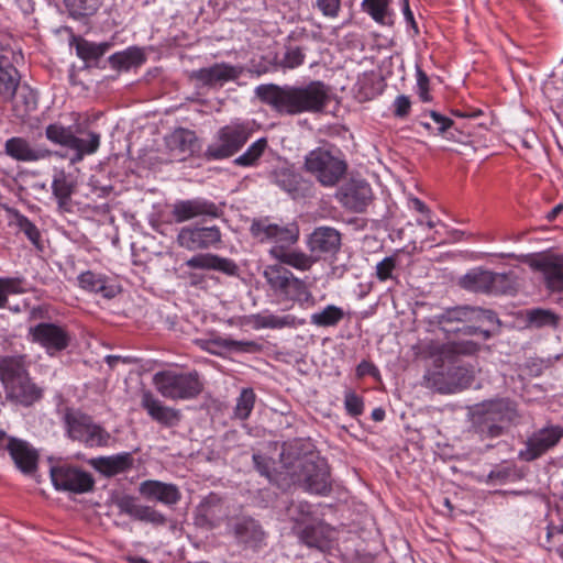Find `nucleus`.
<instances>
[{"label":"nucleus","mask_w":563,"mask_h":563,"mask_svg":"<svg viewBox=\"0 0 563 563\" xmlns=\"http://www.w3.org/2000/svg\"><path fill=\"white\" fill-rule=\"evenodd\" d=\"M430 334L431 336L420 340L415 346L416 354L431 360L434 366L424 374L426 386L441 394H452L467 387L473 380L472 372L456 365L455 356L460 352L474 353L478 350V344L467 341L462 349L450 335L449 339H443L442 334Z\"/></svg>","instance_id":"1"},{"label":"nucleus","mask_w":563,"mask_h":563,"mask_svg":"<svg viewBox=\"0 0 563 563\" xmlns=\"http://www.w3.org/2000/svg\"><path fill=\"white\" fill-rule=\"evenodd\" d=\"M255 96L279 115L317 113L329 100L328 88L319 80L302 86L263 84L255 88Z\"/></svg>","instance_id":"2"},{"label":"nucleus","mask_w":563,"mask_h":563,"mask_svg":"<svg viewBox=\"0 0 563 563\" xmlns=\"http://www.w3.org/2000/svg\"><path fill=\"white\" fill-rule=\"evenodd\" d=\"M428 332L442 334L443 339L449 335L463 333L465 335H481L483 340L490 338V330L483 325H496L499 323L497 314L492 310L472 307H454L446 309L427 320Z\"/></svg>","instance_id":"3"},{"label":"nucleus","mask_w":563,"mask_h":563,"mask_svg":"<svg viewBox=\"0 0 563 563\" xmlns=\"http://www.w3.org/2000/svg\"><path fill=\"white\" fill-rule=\"evenodd\" d=\"M0 379L7 398L22 406H31L42 397V390L31 382L23 361L19 357L0 358Z\"/></svg>","instance_id":"4"},{"label":"nucleus","mask_w":563,"mask_h":563,"mask_svg":"<svg viewBox=\"0 0 563 563\" xmlns=\"http://www.w3.org/2000/svg\"><path fill=\"white\" fill-rule=\"evenodd\" d=\"M155 389L170 400H189L199 396L203 389V382L197 371H181L176 368L155 373L152 378Z\"/></svg>","instance_id":"5"},{"label":"nucleus","mask_w":563,"mask_h":563,"mask_svg":"<svg viewBox=\"0 0 563 563\" xmlns=\"http://www.w3.org/2000/svg\"><path fill=\"white\" fill-rule=\"evenodd\" d=\"M263 276L280 302H297L300 307L314 305L313 296L307 284L283 265L266 266Z\"/></svg>","instance_id":"6"},{"label":"nucleus","mask_w":563,"mask_h":563,"mask_svg":"<svg viewBox=\"0 0 563 563\" xmlns=\"http://www.w3.org/2000/svg\"><path fill=\"white\" fill-rule=\"evenodd\" d=\"M287 475L305 490L327 495L331 490L329 467L324 460L314 455L299 456L287 466Z\"/></svg>","instance_id":"7"},{"label":"nucleus","mask_w":563,"mask_h":563,"mask_svg":"<svg viewBox=\"0 0 563 563\" xmlns=\"http://www.w3.org/2000/svg\"><path fill=\"white\" fill-rule=\"evenodd\" d=\"M517 417V411L508 399L488 400L476 405L472 410V420L476 431L487 438H497L506 424Z\"/></svg>","instance_id":"8"},{"label":"nucleus","mask_w":563,"mask_h":563,"mask_svg":"<svg viewBox=\"0 0 563 563\" xmlns=\"http://www.w3.org/2000/svg\"><path fill=\"white\" fill-rule=\"evenodd\" d=\"M305 170L323 187L335 186L345 175L347 165L339 152L328 147H317L305 156Z\"/></svg>","instance_id":"9"},{"label":"nucleus","mask_w":563,"mask_h":563,"mask_svg":"<svg viewBox=\"0 0 563 563\" xmlns=\"http://www.w3.org/2000/svg\"><path fill=\"white\" fill-rule=\"evenodd\" d=\"M252 132L250 123L244 121H232L220 128L213 142L207 146L206 157L217 161L233 156L246 144Z\"/></svg>","instance_id":"10"},{"label":"nucleus","mask_w":563,"mask_h":563,"mask_svg":"<svg viewBox=\"0 0 563 563\" xmlns=\"http://www.w3.org/2000/svg\"><path fill=\"white\" fill-rule=\"evenodd\" d=\"M22 59V54L14 46V41L8 34H0V99L12 101L20 85V74L15 64Z\"/></svg>","instance_id":"11"},{"label":"nucleus","mask_w":563,"mask_h":563,"mask_svg":"<svg viewBox=\"0 0 563 563\" xmlns=\"http://www.w3.org/2000/svg\"><path fill=\"white\" fill-rule=\"evenodd\" d=\"M67 435L88 448L106 446L110 434L92 418L78 410H68L64 417Z\"/></svg>","instance_id":"12"},{"label":"nucleus","mask_w":563,"mask_h":563,"mask_svg":"<svg viewBox=\"0 0 563 563\" xmlns=\"http://www.w3.org/2000/svg\"><path fill=\"white\" fill-rule=\"evenodd\" d=\"M251 234L261 243H274V246L288 247L299 239L297 223L280 225L273 223L268 218L255 219L250 228Z\"/></svg>","instance_id":"13"},{"label":"nucleus","mask_w":563,"mask_h":563,"mask_svg":"<svg viewBox=\"0 0 563 563\" xmlns=\"http://www.w3.org/2000/svg\"><path fill=\"white\" fill-rule=\"evenodd\" d=\"M29 336L33 343L42 346L49 356L68 347L70 334L63 325L53 322H41L29 329Z\"/></svg>","instance_id":"14"},{"label":"nucleus","mask_w":563,"mask_h":563,"mask_svg":"<svg viewBox=\"0 0 563 563\" xmlns=\"http://www.w3.org/2000/svg\"><path fill=\"white\" fill-rule=\"evenodd\" d=\"M562 438L561 426L549 424L541 428L527 439L525 449L519 451L518 457L525 462H532L553 449Z\"/></svg>","instance_id":"15"},{"label":"nucleus","mask_w":563,"mask_h":563,"mask_svg":"<svg viewBox=\"0 0 563 563\" xmlns=\"http://www.w3.org/2000/svg\"><path fill=\"white\" fill-rule=\"evenodd\" d=\"M528 265L542 275L548 289L563 290V254L541 253L528 260Z\"/></svg>","instance_id":"16"},{"label":"nucleus","mask_w":563,"mask_h":563,"mask_svg":"<svg viewBox=\"0 0 563 563\" xmlns=\"http://www.w3.org/2000/svg\"><path fill=\"white\" fill-rule=\"evenodd\" d=\"M51 478L56 489L77 494L91 490L95 484L88 472L68 465L52 467Z\"/></svg>","instance_id":"17"},{"label":"nucleus","mask_w":563,"mask_h":563,"mask_svg":"<svg viewBox=\"0 0 563 563\" xmlns=\"http://www.w3.org/2000/svg\"><path fill=\"white\" fill-rule=\"evenodd\" d=\"M221 242V231L212 227H184L177 234V243L188 251L206 250Z\"/></svg>","instance_id":"18"},{"label":"nucleus","mask_w":563,"mask_h":563,"mask_svg":"<svg viewBox=\"0 0 563 563\" xmlns=\"http://www.w3.org/2000/svg\"><path fill=\"white\" fill-rule=\"evenodd\" d=\"M508 277L506 274L494 273L486 269H473L465 274L461 280L463 288L483 294H500L505 291Z\"/></svg>","instance_id":"19"},{"label":"nucleus","mask_w":563,"mask_h":563,"mask_svg":"<svg viewBox=\"0 0 563 563\" xmlns=\"http://www.w3.org/2000/svg\"><path fill=\"white\" fill-rule=\"evenodd\" d=\"M172 213L175 221L181 223L195 218L216 219L220 217L221 210L213 201L197 197L176 201Z\"/></svg>","instance_id":"20"},{"label":"nucleus","mask_w":563,"mask_h":563,"mask_svg":"<svg viewBox=\"0 0 563 563\" xmlns=\"http://www.w3.org/2000/svg\"><path fill=\"white\" fill-rule=\"evenodd\" d=\"M243 73L242 66L228 63H216L209 67L194 70L191 78L208 87H222L229 81L236 80Z\"/></svg>","instance_id":"21"},{"label":"nucleus","mask_w":563,"mask_h":563,"mask_svg":"<svg viewBox=\"0 0 563 563\" xmlns=\"http://www.w3.org/2000/svg\"><path fill=\"white\" fill-rule=\"evenodd\" d=\"M141 407L157 423L165 427L176 426L181 418L180 411L164 405L152 391L143 390L141 394Z\"/></svg>","instance_id":"22"},{"label":"nucleus","mask_w":563,"mask_h":563,"mask_svg":"<svg viewBox=\"0 0 563 563\" xmlns=\"http://www.w3.org/2000/svg\"><path fill=\"white\" fill-rule=\"evenodd\" d=\"M307 246L312 254L318 256L333 255L341 247V234L331 227H318L309 235Z\"/></svg>","instance_id":"23"},{"label":"nucleus","mask_w":563,"mask_h":563,"mask_svg":"<svg viewBox=\"0 0 563 563\" xmlns=\"http://www.w3.org/2000/svg\"><path fill=\"white\" fill-rule=\"evenodd\" d=\"M4 153L19 162H37L51 157L54 152L43 146H32L31 143L20 136L5 141Z\"/></svg>","instance_id":"24"},{"label":"nucleus","mask_w":563,"mask_h":563,"mask_svg":"<svg viewBox=\"0 0 563 563\" xmlns=\"http://www.w3.org/2000/svg\"><path fill=\"white\" fill-rule=\"evenodd\" d=\"M340 203L354 212H362L372 199V188L365 181H353L336 194Z\"/></svg>","instance_id":"25"},{"label":"nucleus","mask_w":563,"mask_h":563,"mask_svg":"<svg viewBox=\"0 0 563 563\" xmlns=\"http://www.w3.org/2000/svg\"><path fill=\"white\" fill-rule=\"evenodd\" d=\"M229 528L234 538L246 545L256 548L265 539L262 527L251 517H236L230 520Z\"/></svg>","instance_id":"26"},{"label":"nucleus","mask_w":563,"mask_h":563,"mask_svg":"<svg viewBox=\"0 0 563 563\" xmlns=\"http://www.w3.org/2000/svg\"><path fill=\"white\" fill-rule=\"evenodd\" d=\"M139 492L144 498L156 500L167 506L177 504L181 498L179 488L175 484L154 479L142 482L139 486Z\"/></svg>","instance_id":"27"},{"label":"nucleus","mask_w":563,"mask_h":563,"mask_svg":"<svg viewBox=\"0 0 563 563\" xmlns=\"http://www.w3.org/2000/svg\"><path fill=\"white\" fill-rule=\"evenodd\" d=\"M244 323L252 324L253 329H296L306 323L294 314L256 313L244 317Z\"/></svg>","instance_id":"28"},{"label":"nucleus","mask_w":563,"mask_h":563,"mask_svg":"<svg viewBox=\"0 0 563 563\" xmlns=\"http://www.w3.org/2000/svg\"><path fill=\"white\" fill-rule=\"evenodd\" d=\"M5 450L14 461L16 467L24 474L36 470L38 454L26 441L20 439L9 440Z\"/></svg>","instance_id":"29"},{"label":"nucleus","mask_w":563,"mask_h":563,"mask_svg":"<svg viewBox=\"0 0 563 563\" xmlns=\"http://www.w3.org/2000/svg\"><path fill=\"white\" fill-rule=\"evenodd\" d=\"M272 180L292 198L302 196L306 189V181L302 176L288 166H280L274 169Z\"/></svg>","instance_id":"30"},{"label":"nucleus","mask_w":563,"mask_h":563,"mask_svg":"<svg viewBox=\"0 0 563 563\" xmlns=\"http://www.w3.org/2000/svg\"><path fill=\"white\" fill-rule=\"evenodd\" d=\"M185 265L194 269L218 271L228 275H234L238 269L233 261L210 253L194 255Z\"/></svg>","instance_id":"31"},{"label":"nucleus","mask_w":563,"mask_h":563,"mask_svg":"<svg viewBox=\"0 0 563 563\" xmlns=\"http://www.w3.org/2000/svg\"><path fill=\"white\" fill-rule=\"evenodd\" d=\"M130 452H122L110 456H100L92 461L93 467L101 474L111 477L124 473L133 465Z\"/></svg>","instance_id":"32"},{"label":"nucleus","mask_w":563,"mask_h":563,"mask_svg":"<svg viewBox=\"0 0 563 563\" xmlns=\"http://www.w3.org/2000/svg\"><path fill=\"white\" fill-rule=\"evenodd\" d=\"M166 144L175 156H180L179 159H183L195 153L197 148V137L195 132L180 128L175 130L167 137Z\"/></svg>","instance_id":"33"},{"label":"nucleus","mask_w":563,"mask_h":563,"mask_svg":"<svg viewBox=\"0 0 563 563\" xmlns=\"http://www.w3.org/2000/svg\"><path fill=\"white\" fill-rule=\"evenodd\" d=\"M269 254L279 263L299 271H308L316 262L311 255H308L305 252L287 250V247L283 246H273L269 250Z\"/></svg>","instance_id":"34"},{"label":"nucleus","mask_w":563,"mask_h":563,"mask_svg":"<svg viewBox=\"0 0 563 563\" xmlns=\"http://www.w3.org/2000/svg\"><path fill=\"white\" fill-rule=\"evenodd\" d=\"M301 543L311 549L324 551L330 542V529L323 523L309 525L298 533Z\"/></svg>","instance_id":"35"},{"label":"nucleus","mask_w":563,"mask_h":563,"mask_svg":"<svg viewBox=\"0 0 563 563\" xmlns=\"http://www.w3.org/2000/svg\"><path fill=\"white\" fill-rule=\"evenodd\" d=\"M146 60L144 51L139 46H130L124 51L117 52L109 57L113 69L129 70L143 65Z\"/></svg>","instance_id":"36"},{"label":"nucleus","mask_w":563,"mask_h":563,"mask_svg":"<svg viewBox=\"0 0 563 563\" xmlns=\"http://www.w3.org/2000/svg\"><path fill=\"white\" fill-rule=\"evenodd\" d=\"M78 285L84 290L101 294L104 298H113L115 289L107 285V278L102 274L87 271L81 273L78 277Z\"/></svg>","instance_id":"37"},{"label":"nucleus","mask_w":563,"mask_h":563,"mask_svg":"<svg viewBox=\"0 0 563 563\" xmlns=\"http://www.w3.org/2000/svg\"><path fill=\"white\" fill-rule=\"evenodd\" d=\"M390 2L391 0H362L361 9L377 24L389 26L393 24Z\"/></svg>","instance_id":"38"},{"label":"nucleus","mask_w":563,"mask_h":563,"mask_svg":"<svg viewBox=\"0 0 563 563\" xmlns=\"http://www.w3.org/2000/svg\"><path fill=\"white\" fill-rule=\"evenodd\" d=\"M344 316L345 313L341 307L328 305L310 316V323L320 328L335 327L343 320Z\"/></svg>","instance_id":"39"},{"label":"nucleus","mask_w":563,"mask_h":563,"mask_svg":"<svg viewBox=\"0 0 563 563\" xmlns=\"http://www.w3.org/2000/svg\"><path fill=\"white\" fill-rule=\"evenodd\" d=\"M110 47L111 43L109 42L93 43L81 38L76 43V53L80 59L91 62L102 57Z\"/></svg>","instance_id":"40"},{"label":"nucleus","mask_w":563,"mask_h":563,"mask_svg":"<svg viewBox=\"0 0 563 563\" xmlns=\"http://www.w3.org/2000/svg\"><path fill=\"white\" fill-rule=\"evenodd\" d=\"M268 146L266 137L253 142L246 151L234 159V164L242 167H254Z\"/></svg>","instance_id":"41"},{"label":"nucleus","mask_w":563,"mask_h":563,"mask_svg":"<svg viewBox=\"0 0 563 563\" xmlns=\"http://www.w3.org/2000/svg\"><path fill=\"white\" fill-rule=\"evenodd\" d=\"M211 344L219 349L239 353H258L263 349L262 344L256 341H238L221 336L213 339Z\"/></svg>","instance_id":"42"},{"label":"nucleus","mask_w":563,"mask_h":563,"mask_svg":"<svg viewBox=\"0 0 563 563\" xmlns=\"http://www.w3.org/2000/svg\"><path fill=\"white\" fill-rule=\"evenodd\" d=\"M74 135L71 126H64L60 123H52L45 128V136L48 141L67 148L74 141Z\"/></svg>","instance_id":"43"},{"label":"nucleus","mask_w":563,"mask_h":563,"mask_svg":"<svg viewBox=\"0 0 563 563\" xmlns=\"http://www.w3.org/2000/svg\"><path fill=\"white\" fill-rule=\"evenodd\" d=\"M52 190L59 206H64L73 195L74 184L69 180L65 172L62 170L54 176Z\"/></svg>","instance_id":"44"},{"label":"nucleus","mask_w":563,"mask_h":563,"mask_svg":"<svg viewBox=\"0 0 563 563\" xmlns=\"http://www.w3.org/2000/svg\"><path fill=\"white\" fill-rule=\"evenodd\" d=\"M100 140V134L92 131L87 132L86 137L74 135V141L70 143L69 150L80 152L85 155H92L98 151Z\"/></svg>","instance_id":"45"},{"label":"nucleus","mask_w":563,"mask_h":563,"mask_svg":"<svg viewBox=\"0 0 563 563\" xmlns=\"http://www.w3.org/2000/svg\"><path fill=\"white\" fill-rule=\"evenodd\" d=\"M255 399L256 396L252 388H243L236 398L234 417L240 420H246L254 408Z\"/></svg>","instance_id":"46"},{"label":"nucleus","mask_w":563,"mask_h":563,"mask_svg":"<svg viewBox=\"0 0 563 563\" xmlns=\"http://www.w3.org/2000/svg\"><path fill=\"white\" fill-rule=\"evenodd\" d=\"M25 292L23 288V279L20 277H0V309L8 305L10 295H19Z\"/></svg>","instance_id":"47"},{"label":"nucleus","mask_w":563,"mask_h":563,"mask_svg":"<svg viewBox=\"0 0 563 563\" xmlns=\"http://www.w3.org/2000/svg\"><path fill=\"white\" fill-rule=\"evenodd\" d=\"M399 255L396 253L390 256L384 257L380 262L376 264L375 275L377 279L382 283L388 279L396 280L397 276L395 275V272L399 266Z\"/></svg>","instance_id":"48"},{"label":"nucleus","mask_w":563,"mask_h":563,"mask_svg":"<svg viewBox=\"0 0 563 563\" xmlns=\"http://www.w3.org/2000/svg\"><path fill=\"white\" fill-rule=\"evenodd\" d=\"M69 12L75 16H90L101 5V0H65Z\"/></svg>","instance_id":"49"},{"label":"nucleus","mask_w":563,"mask_h":563,"mask_svg":"<svg viewBox=\"0 0 563 563\" xmlns=\"http://www.w3.org/2000/svg\"><path fill=\"white\" fill-rule=\"evenodd\" d=\"M135 520L152 523L154 526H164L166 517L151 506L140 505Z\"/></svg>","instance_id":"50"},{"label":"nucleus","mask_w":563,"mask_h":563,"mask_svg":"<svg viewBox=\"0 0 563 563\" xmlns=\"http://www.w3.org/2000/svg\"><path fill=\"white\" fill-rule=\"evenodd\" d=\"M305 53L300 47H288L280 64L284 68L294 69L305 63Z\"/></svg>","instance_id":"51"},{"label":"nucleus","mask_w":563,"mask_h":563,"mask_svg":"<svg viewBox=\"0 0 563 563\" xmlns=\"http://www.w3.org/2000/svg\"><path fill=\"white\" fill-rule=\"evenodd\" d=\"M344 406L349 415L357 417L363 413V399L354 391H346L344 396Z\"/></svg>","instance_id":"52"},{"label":"nucleus","mask_w":563,"mask_h":563,"mask_svg":"<svg viewBox=\"0 0 563 563\" xmlns=\"http://www.w3.org/2000/svg\"><path fill=\"white\" fill-rule=\"evenodd\" d=\"M115 505L119 508L120 512L125 514L135 519V516L141 504L136 501L135 497L131 495H123L115 500Z\"/></svg>","instance_id":"53"},{"label":"nucleus","mask_w":563,"mask_h":563,"mask_svg":"<svg viewBox=\"0 0 563 563\" xmlns=\"http://www.w3.org/2000/svg\"><path fill=\"white\" fill-rule=\"evenodd\" d=\"M417 93L422 102L431 101L430 81L427 74L419 67L416 69Z\"/></svg>","instance_id":"54"},{"label":"nucleus","mask_w":563,"mask_h":563,"mask_svg":"<svg viewBox=\"0 0 563 563\" xmlns=\"http://www.w3.org/2000/svg\"><path fill=\"white\" fill-rule=\"evenodd\" d=\"M18 225L20 230L26 235V238L33 243L37 244L40 241V231L34 223H32L26 217H18Z\"/></svg>","instance_id":"55"},{"label":"nucleus","mask_w":563,"mask_h":563,"mask_svg":"<svg viewBox=\"0 0 563 563\" xmlns=\"http://www.w3.org/2000/svg\"><path fill=\"white\" fill-rule=\"evenodd\" d=\"M318 10L327 18H336L341 9V0H316Z\"/></svg>","instance_id":"56"},{"label":"nucleus","mask_w":563,"mask_h":563,"mask_svg":"<svg viewBox=\"0 0 563 563\" xmlns=\"http://www.w3.org/2000/svg\"><path fill=\"white\" fill-rule=\"evenodd\" d=\"M411 109L410 98L406 95H399L393 102V113L396 118H406Z\"/></svg>","instance_id":"57"},{"label":"nucleus","mask_w":563,"mask_h":563,"mask_svg":"<svg viewBox=\"0 0 563 563\" xmlns=\"http://www.w3.org/2000/svg\"><path fill=\"white\" fill-rule=\"evenodd\" d=\"M409 206L410 208L415 209L421 214L427 216L426 227H428L429 229H433L435 227V221L432 218L431 211L422 200H420L419 198H411L409 200Z\"/></svg>","instance_id":"58"},{"label":"nucleus","mask_w":563,"mask_h":563,"mask_svg":"<svg viewBox=\"0 0 563 563\" xmlns=\"http://www.w3.org/2000/svg\"><path fill=\"white\" fill-rule=\"evenodd\" d=\"M253 461H254L256 470L262 475L266 476L268 479H272V473H271L272 460L262 454H254Z\"/></svg>","instance_id":"59"},{"label":"nucleus","mask_w":563,"mask_h":563,"mask_svg":"<svg viewBox=\"0 0 563 563\" xmlns=\"http://www.w3.org/2000/svg\"><path fill=\"white\" fill-rule=\"evenodd\" d=\"M430 117L433 120V122L438 125L437 131L439 134H442L445 131H448L453 124V121L450 118L442 115L435 111H431Z\"/></svg>","instance_id":"60"},{"label":"nucleus","mask_w":563,"mask_h":563,"mask_svg":"<svg viewBox=\"0 0 563 563\" xmlns=\"http://www.w3.org/2000/svg\"><path fill=\"white\" fill-rule=\"evenodd\" d=\"M529 317H530L531 321L538 323L539 325L549 323L553 320V314H551L548 311H543V310H539V309L532 310L529 313Z\"/></svg>","instance_id":"61"},{"label":"nucleus","mask_w":563,"mask_h":563,"mask_svg":"<svg viewBox=\"0 0 563 563\" xmlns=\"http://www.w3.org/2000/svg\"><path fill=\"white\" fill-rule=\"evenodd\" d=\"M378 373V369L374 364L367 361H362L357 367H356V375L358 377H364L367 375H376Z\"/></svg>","instance_id":"62"},{"label":"nucleus","mask_w":563,"mask_h":563,"mask_svg":"<svg viewBox=\"0 0 563 563\" xmlns=\"http://www.w3.org/2000/svg\"><path fill=\"white\" fill-rule=\"evenodd\" d=\"M402 11H404L406 20L416 27V22H415V19H413V14H412V12H411V10L409 8L408 0H405Z\"/></svg>","instance_id":"63"},{"label":"nucleus","mask_w":563,"mask_h":563,"mask_svg":"<svg viewBox=\"0 0 563 563\" xmlns=\"http://www.w3.org/2000/svg\"><path fill=\"white\" fill-rule=\"evenodd\" d=\"M29 96H30V100H27L25 102V109H24V112H29L31 110H34L35 107H36V101H35V98L34 96L32 95L31 91H29Z\"/></svg>","instance_id":"64"}]
</instances>
